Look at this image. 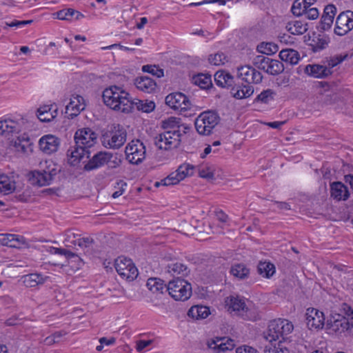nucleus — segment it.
I'll return each instance as SVG.
<instances>
[{"mask_svg": "<svg viewBox=\"0 0 353 353\" xmlns=\"http://www.w3.org/2000/svg\"><path fill=\"white\" fill-rule=\"evenodd\" d=\"M353 327V317L350 320L339 314H335L327 320L326 328L330 333L340 334Z\"/></svg>", "mask_w": 353, "mask_h": 353, "instance_id": "9b49d317", "label": "nucleus"}, {"mask_svg": "<svg viewBox=\"0 0 353 353\" xmlns=\"http://www.w3.org/2000/svg\"><path fill=\"white\" fill-rule=\"evenodd\" d=\"M230 273L239 279H244L248 276L250 270L244 264L236 263L232 266Z\"/></svg>", "mask_w": 353, "mask_h": 353, "instance_id": "ea45409f", "label": "nucleus"}, {"mask_svg": "<svg viewBox=\"0 0 353 353\" xmlns=\"http://www.w3.org/2000/svg\"><path fill=\"white\" fill-rule=\"evenodd\" d=\"M258 271L262 276L270 278L274 274L275 268L274 265L270 263L263 262L259 264Z\"/></svg>", "mask_w": 353, "mask_h": 353, "instance_id": "a18cd8bd", "label": "nucleus"}, {"mask_svg": "<svg viewBox=\"0 0 353 353\" xmlns=\"http://www.w3.org/2000/svg\"><path fill=\"white\" fill-rule=\"evenodd\" d=\"M275 96V92L270 89H268L266 90L263 91L261 94H259L256 100L260 101L264 103H268L270 101L274 99Z\"/></svg>", "mask_w": 353, "mask_h": 353, "instance_id": "8fccbe9b", "label": "nucleus"}, {"mask_svg": "<svg viewBox=\"0 0 353 353\" xmlns=\"http://www.w3.org/2000/svg\"><path fill=\"white\" fill-rule=\"evenodd\" d=\"M59 172V170L52 161H41L39 169L30 172L29 181L32 185H48Z\"/></svg>", "mask_w": 353, "mask_h": 353, "instance_id": "20e7f679", "label": "nucleus"}, {"mask_svg": "<svg viewBox=\"0 0 353 353\" xmlns=\"http://www.w3.org/2000/svg\"><path fill=\"white\" fill-rule=\"evenodd\" d=\"M305 72L315 78H324L332 74L331 70L327 66L319 64L306 65Z\"/></svg>", "mask_w": 353, "mask_h": 353, "instance_id": "cd10ccee", "label": "nucleus"}, {"mask_svg": "<svg viewBox=\"0 0 353 353\" xmlns=\"http://www.w3.org/2000/svg\"><path fill=\"white\" fill-rule=\"evenodd\" d=\"M236 353H256V350L252 347L244 345L236 348Z\"/></svg>", "mask_w": 353, "mask_h": 353, "instance_id": "e2e57ef3", "label": "nucleus"}, {"mask_svg": "<svg viewBox=\"0 0 353 353\" xmlns=\"http://www.w3.org/2000/svg\"><path fill=\"white\" fill-rule=\"evenodd\" d=\"M132 102L133 103V107L136 106L138 110H141L144 112H152L154 108L155 104L152 101H142L139 99H132Z\"/></svg>", "mask_w": 353, "mask_h": 353, "instance_id": "37998d69", "label": "nucleus"}, {"mask_svg": "<svg viewBox=\"0 0 353 353\" xmlns=\"http://www.w3.org/2000/svg\"><path fill=\"white\" fill-rule=\"evenodd\" d=\"M353 29V12L347 10L341 12L336 17L334 33L343 36Z\"/></svg>", "mask_w": 353, "mask_h": 353, "instance_id": "4468645a", "label": "nucleus"}, {"mask_svg": "<svg viewBox=\"0 0 353 353\" xmlns=\"http://www.w3.org/2000/svg\"><path fill=\"white\" fill-rule=\"evenodd\" d=\"M252 64L259 70L271 75H276L284 70L283 64L278 60L265 57L264 54L257 55L253 58Z\"/></svg>", "mask_w": 353, "mask_h": 353, "instance_id": "1a4fd4ad", "label": "nucleus"}, {"mask_svg": "<svg viewBox=\"0 0 353 353\" xmlns=\"http://www.w3.org/2000/svg\"><path fill=\"white\" fill-rule=\"evenodd\" d=\"M85 108V100L80 95H73L70 98V103L65 107V113L69 117L73 118L77 116Z\"/></svg>", "mask_w": 353, "mask_h": 353, "instance_id": "4be33fe9", "label": "nucleus"}, {"mask_svg": "<svg viewBox=\"0 0 353 353\" xmlns=\"http://www.w3.org/2000/svg\"><path fill=\"white\" fill-rule=\"evenodd\" d=\"M208 60L212 65H221L227 61V57L222 52H217L210 55Z\"/></svg>", "mask_w": 353, "mask_h": 353, "instance_id": "09e8293b", "label": "nucleus"}, {"mask_svg": "<svg viewBox=\"0 0 353 353\" xmlns=\"http://www.w3.org/2000/svg\"><path fill=\"white\" fill-rule=\"evenodd\" d=\"M167 291L174 300L185 301L192 295V286L187 281L176 277L168 282Z\"/></svg>", "mask_w": 353, "mask_h": 353, "instance_id": "0eeeda50", "label": "nucleus"}, {"mask_svg": "<svg viewBox=\"0 0 353 353\" xmlns=\"http://www.w3.org/2000/svg\"><path fill=\"white\" fill-rule=\"evenodd\" d=\"M213 3H219L221 5H225L226 3V0H203V1H201V2L190 3L189 4V6H191V7L192 6H201L203 4Z\"/></svg>", "mask_w": 353, "mask_h": 353, "instance_id": "bf43d9fd", "label": "nucleus"}, {"mask_svg": "<svg viewBox=\"0 0 353 353\" xmlns=\"http://www.w3.org/2000/svg\"><path fill=\"white\" fill-rule=\"evenodd\" d=\"M167 272L173 276L183 277L189 273L188 267L181 263H174L168 265Z\"/></svg>", "mask_w": 353, "mask_h": 353, "instance_id": "c9c22d12", "label": "nucleus"}, {"mask_svg": "<svg viewBox=\"0 0 353 353\" xmlns=\"http://www.w3.org/2000/svg\"><path fill=\"white\" fill-rule=\"evenodd\" d=\"M58 108L55 105H44L37 110V117L42 122H50L57 117Z\"/></svg>", "mask_w": 353, "mask_h": 353, "instance_id": "b1692460", "label": "nucleus"}, {"mask_svg": "<svg viewBox=\"0 0 353 353\" xmlns=\"http://www.w3.org/2000/svg\"><path fill=\"white\" fill-rule=\"evenodd\" d=\"M134 84L139 90L147 93L153 92L157 87L156 82L152 79L148 77L137 78Z\"/></svg>", "mask_w": 353, "mask_h": 353, "instance_id": "2f4dec72", "label": "nucleus"}, {"mask_svg": "<svg viewBox=\"0 0 353 353\" xmlns=\"http://www.w3.org/2000/svg\"><path fill=\"white\" fill-rule=\"evenodd\" d=\"M102 97L104 103L112 110L129 113L133 109L129 93L119 86L112 85L105 88Z\"/></svg>", "mask_w": 353, "mask_h": 353, "instance_id": "7ed1b4c3", "label": "nucleus"}, {"mask_svg": "<svg viewBox=\"0 0 353 353\" xmlns=\"http://www.w3.org/2000/svg\"><path fill=\"white\" fill-rule=\"evenodd\" d=\"M127 132L120 124H112L102 135V144L106 148L119 149L126 141Z\"/></svg>", "mask_w": 353, "mask_h": 353, "instance_id": "39448f33", "label": "nucleus"}, {"mask_svg": "<svg viewBox=\"0 0 353 353\" xmlns=\"http://www.w3.org/2000/svg\"><path fill=\"white\" fill-rule=\"evenodd\" d=\"M219 122V115L212 111L200 114L196 119L194 125L196 131L202 135H208Z\"/></svg>", "mask_w": 353, "mask_h": 353, "instance_id": "6e6552de", "label": "nucleus"}, {"mask_svg": "<svg viewBox=\"0 0 353 353\" xmlns=\"http://www.w3.org/2000/svg\"><path fill=\"white\" fill-rule=\"evenodd\" d=\"M194 166L190 164H183L180 165L176 172L171 173L166 178L160 181H157L155 187L160 185L168 186L178 183L181 180L193 174Z\"/></svg>", "mask_w": 353, "mask_h": 353, "instance_id": "f8f14e48", "label": "nucleus"}, {"mask_svg": "<svg viewBox=\"0 0 353 353\" xmlns=\"http://www.w3.org/2000/svg\"><path fill=\"white\" fill-rule=\"evenodd\" d=\"M336 13V8L334 5L330 4L325 7L321 21V28L323 30L331 28Z\"/></svg>", "mask_w": 353, "mask_h": 353, "instance_id": "a878e982", "label": "nucleus"}, {"mask_svg": "<svg viewBox=\"0 0 353 353\" xmlns=\"http://www.w3.org/2000/svg\"><path fill=\"white\" fill-rule=\"evenodd\" d=\"M285 28L290 33L294 35L303 34L307 30V24L297 20L288 22Z\"/></svg>", "mask_w": 353, "mask_h": 353, "instance_id": "4c0bfd02", "label": "nucleus"}, {"mask_svg": "<svg viewBox=\"0 0 353 353\" xmlns=\"http://www.w3.org/2000/svg\"><path fill=\"white\" fill-rule=\"evenodd\" d=\"M114 268L117 273L126 281H132L138 276V270L130 259L119 256L114 261Z\"/></svg>", "mask_w": 353, "mask_h": 353, "instance_id": "9d476101", "label": "nucleus"}, {"mask_svg": "<svg viewBox=\"0 0 353 353\" xmlns=\"http://www.w3.org/2000/svg\"><path fill=\"white\" fill-rule=\"evenodd\" d=\"M331 196L337 201H345L350 196L347 188L341 182L331 184Z\"/></svg>", "mask_w": 353, "mask_h": 353, "instance_id": "c85d7f7f", "label": "nucleus"}, {"mask_svg": "<svg viewBox=\"0 0 353 353\" xmlns=\"http://www.w3.org/2000/svg\"><path fill=\"white\" fill-rule=\"evenodd\" d=\"M81 236V234L76 232L74 230H68L64 234V243L66 246H76V243Z\"/></svg>", "mask_w": 353, "mask_h": 353, "instance_id": "49530a36", "label": "nucleus"}, {"mask_svg": "<svg viewBox=\"0 0 353 353\" xmlns=\"http://www.w3.org/2000/svg\"><path fill=\"white\" fill-rule=\"evenodd\" d=\"M146 285L153 293H162L165 288L163 281L157 278H150Z\"/></svg>", "mask_w": 353, "mask_h": 353, "instance_id": "c03bdc74", "label": "nucleus"}, {"mask_svg": "<svg viewBox=\"0 0 353 353\" xmlns=\"http://www.w3.org/2000/svg\"><path fill=\"white\" fill-rule=\"evenodd\" d=\"M59 143V139L52 134L42 137L39 141L41 150L48 154L56 152L58 150Z\"/></svg>", "mask_w": 353, "mask_h": 353, "instance_id": "5701e85b", "label": "nucleus"}, {"mask_svg": "<svg viewBox=\"0 0 353 353\" xmlns=\"http://www.w3.org/2000/svg\"><path fill=\"white\" fill-rule=\"evenodd\" d=\"M225 307L230 314L243 316L248 308L245 300L239 296L231 295L225 299Z\"/></svg>", "mask_w": 353, "mask_h": 353, "instance_id": "a211bd4d", "label": "nucleus"}, {"mask_svg": "<svg viewBox=\"0 0 353 353\" xmlns=\"http://www.w3.org/2000/svg\"><path fill=\"white\" fill-rule=\"evenodd\" d=\"M152 341L151 340H148V341L141 340V341H139L137 342V350L138 351H141L144 348H145L146 347L149 346L152 343Z\"/></svg>", "mask_w": 353, "mask_h": 353, "instance_id": "0e129e2a", "label": "nucleus"}, {"mask_svg": "<svg viewBox=\"0 0 353 353\" xmlns=\"http://www.w3.org/2000/svg\"><path fill=\"white\" fill-rule=\"evenodd\" d=\"M301 0H296L292 7V12L296 16H303L307 8L303 6Z\"/></svg>", "mask_w": 353, "mask_h": 353, "instance_id": "864d4df0", "label": "nucleus"}, {"mask_svg": "<svg viewBox=\"0 0 353 353\" xmlns=\"http://www.w3.org/2000/svg\"><path fill=\"white\" fill-rule=\"evenodd\" d=\"M97 140V134L89 128L79 129L74 134L75 145L68 150L70 164L76 165L84 158L90 157V148L94 146Z\"/></svg>", "mask_w": 353, "mask_h": 353, "instance_id": "f257e3e1", "label": "nucleus"}, {"mask_svg": "<svg viewBox=\"0 0 353 353\" xmlns=\"http://www.w3.org/2000/svg\"><path fill=\"white\" fill-rule=\"evenodd\" d=\"M293 330L294 325L289 320L285 319H274L268 325V334L265 339L270 343L283 341L285 336L290 334Z\"/></svg>", "mask_w": 353, "mask_h": 353, "instance_id": "423d86ee", "label": "nucleus"}, {"mask_svg": "<svg viewBox=\"0 0 353 353\" xmlns=\"http://www.w3.org/2000/svg\"><path fill=\"white\" fill-rule=\"evenodd\" d=\"M15 189V183L5 174L0 177V192L8 194Z\"/></svg>", "mask_w": 353, "mask_h": 353, "instance_id": "a19ab883", "label": "nucleus"}, {"mask_svg": "<svg viewBox=\"0 0 353 353\" xmlns=\"http://www.w3.org/2000/svg\"><path fill=\"white\" fill-rule=\"evenodd\" d=\"M238 77L243 81L250 83H259L261 82L263 76L254 68L250 65H243L238 68Z\"/></svg>", "mask_w": 353, "mask_h": 353, "instance_id": "6ab92c4d", "label": "nucleus"}, {"mask_svg": "<svg viewBox=\"0 0 353 353\" xmlns=\"http://www.w3.org/2000/svg\"><path fill=\"white\" fill-rule=\"evenodd\" d=\"M23 239H20L15 234H1L0 245H6L12 248H17L20 245Z\"/></svg>", "mask_w": 353, "mask_h": 353, "instance_id": "58836bf2", "label": "nucleus"}, {"mask_svg": "<svg viewBox=\"0 0 353 353\" xmlns=\"http://www.w3.org/2000/svg\"><path fill=\"white\" fill-rule=\"evenodd\" d=\"M142 70L143 72L151 73L159 78L163 76V70L156 65H145L143 66Z\"/></svg>", "mask_w": 353, "mask_h": 353, "instance_id": "5fc2aeb1", "label": "nucleus"}, {"mask_svg": "<svg viewBox=\"0 0 353 353\" xmlns=\"http://www.w3.org/2000/svg\"><path fill=\"white\" fill-rule=\"evenodd\" d=\"M327 45V43L324 39H319V42L314 46V51L316 52L324 49Z\"/></svg>", "mask_w": 353, "mask_h": 353, "instance_id": "338daca9", "label": "nucleus"}, {"mask_svg": "<svg viewBox=\"0 0 353 353\" xmlns=\"http://www.w3.org/2000/svg\"><path fill=\"white\" fill-rule=\"evenodd\" d=\"M206 345L214 353H224L232 350L235 346L232 339L223 337L210 339L206 341Z\"/></svg>", "mask_w": 353, "mask_h": 353, "instance_id": "f3484780", "label": "nucleus"}, {"mask_svg": "<svg viewBox=\"0 0 353 353\" xmlns=\"http://www.w3.org/2000/svg\"><path fill=\"white\" fill-rule=\"evenodd\" d=\"M25 130L26 126L23 120H0V135L5 137H9L10 136L19 134Z\"/></svg>", "mask_w": 353, "mask_h": 353, "instance_id": "2eb2a0df", "label": "nucleus"}, {"mask_svg": "<svg viewBox=\"0 0 353 353\" xmlns=\"http://www.w3.org/2000/svg\"><path fill=\"white\" fill-rule=\"evenodd\" d=\"M53 15L54 18L65 21H72L73 19L79 20L84 17L82 13L73 8L61 10L54 12Z\"/></svg>", "mask_w": 353, "mask_h": 353, "instance_id": "7c9ffc66", "label": "nucleus"}, {"mask_svg": "<svg viewBox=\"0 0 353 353\" xmlns=\"http://www.w3.org/2000/svg\"><path fill=\"white\" fill-rule=\"evenodd\" d=\"M279 57L283 61L291 65H296L300 60L299 52L293 49L286 48L279 52Z\"/></svg>", "mask_w": 353, "mask_h": 353, "instance_id": "72a5a7b5", "label": "nucleus"}, {"mask_svg": "<svg viewBox=\"0 0 353 353\" xmlns=\"http://www.w3.org/2000/svg\"><path fill=\"white\" fill-rule=\"evenodd\" d=\"M194 84L199 86L202 89L208 88L212 85L211 76L203 74H199L192 78Z\"/></svg>", "mask_w": 353, "mask_h": 353, "instance_id": "79ce46f5", "label": "nucleus"}, {"mask_svg": "<svg viewBox=\"0 0 353 353\" xmlns=\"http://www.w3.org/2000/svg\"><path fill=\"white\" fill-rule=\"evenodd\" d=\"M122 160L121 158L117 157L116 155L113 154V158L108 161L109 166L111 168H116L120 166L121 164Z\"/></svg>", "mask_w": 353, "mask_h": 353, "instance_id": "680f3d73", "label": "nucleus"}, {"mask_svg": "<svg viewBox=\"0 0 353 353\" xmlns=\"http://www.w3.org/2000/svg\"><path fill=\"white\" fill-rule=\"evenodd\" d=\"M32 20H27V21H17L14 20L10 22H6V26L8 27H16V28H21L22 26H24L28 24L32 23Z\"/></svg>", "mask_w": 353, "mask_h": 353, "instance_id": "13d9d810", "label": "nucleus"}, {"mask_svg": "<svg viewBox=\"0 0 353 353\" xmlns=\"http://www.w3.org/2000/svg\"><path fill=\"white\" fill-rule=\"evenodd\" d=\"M48 277L43 276L41 274L31 273L22 276L21 281L27 288H34L45 283Z\"/></svg>", "mask_w": 353, "mask_h": 353, "instance_id": "c756f323", "label": "nucleus"}, {"mask_svg": "<svg viewBox=\"0 0 353 353\" xmlns=\"http://www.w3.org/2000/svg\"><path fill=\"white\" fill-rule=\"evenodd\" d=\"M303 16L307 19L314 20L319 17V12L316 8H308L305 10Z\"/></svg>", "mask_w": 353, "mask_h": 353, "instance_id": "4d7b16f0", "label": "nucleus"}, {"mask_svg": "<svg viewBox=\"0 0 353 353\" xmlns=\"http://www.w3.org/2000/svg\"><path fill=\"white\" fill-rule=\"evenodd\" d=\"M116 47H119L121 50H127V51H134V48L125 47V46H121L120 44H117V43L112 44V45H110L108 46L103 47L102 50L113 49Z\"/></svg>", "mask_w": 353, "mask_h": 353, "instance_id": "69168bd1", "label": "nucleus"}, {"mask_svg": "<svg viewBox=\"0 0 353 353\" xmlns=\"http://www.w3.org/2000/svg\"><path fill=\"white\" fill-rule=\"evenodd\" d=\"M50 252L51 254L64 256L69 261V263H77V265L76 268L78 269L80 268L83 264V260L79 255L67 249L51 247L50 249Z\"/></svg>", "mask_w": 353, "mask_h": 353, "instance_id": "bb28decb", "label": "nucleus"}, {"mask_svg": "<svg viewBox=\"0 0 353 353\" xmlns=\"http://www.w3.org/2000/svg\"><path fill=\"white\" fill-rule=\"evenodd\" d=\"M199 175L203 179H213L214 177V168L208 165H201L199 168Z\"/></svg>", "mask_w": 353, "mask_h": 353, "instance_id": "de8ad7c7", "label": "nucleus"}, {"mask_svg": "<svg viewBox=\"0 0 353 353\" xmlns=\"http://www.w3.org/2000/svg\"><path fill=\"white\" fill-rule=\"evenodd\" d=\"M254 92V88L250 85L233 87L231 90L232 95L238 99L250 97Z\"/></svg>", "mask_w": 353, "mask_h": 353, "instance_id": "f704fd0d", "label": "nucleus"}, {"mask_svg": "<svg viewBox=\"0 0 353 353\" xmlns=\"http://www.w3.org/2000/svg\"><path fill=\"white\" fill-rule=\"evenodd\" d=\"M113 158V154L108 152H99L95 154L85 165L83 170L92 171L98 169L108 163Z\"/></svg>", "mask_w": 353, "mask_h": 353, "instance_id": "aec40b11", "label": "nucleus"}, {"mask_svg": "<svg viewBox=\"0 0 353 353\" xmlns=\"http://www.w3.org/2000/svg\"><path fill=\"white\" fill-rule=\"evenodd\" d=\"M324 322L325 317L322 312L315 308L307 309L306 313V323L309 329H321L324 325Z\"/></svg>", "mask_w": 353, "mask_h": 353, "instance_id": "412c9836", "label": "nucleus"}, {"mask_svg": "<svg viewBox=\"0 0 353 353\" xmlns=\"http://www.w3.org/2000/svg\"><path fill=\"white\" fill-rule=\"evenodd\" d=\"M126 159L132 164H139L145 157V148L139 140H133L125 147Z\"/></svg>", "mask_w": 353, "mask_h": 353, "instance_id": "ddd939ff", "label": "nucleus"}, {"mask_svg": "<svg viewBox=\"0 0 353 353\" xmlns=\"http://www.w3.org/2000/svg\"><path fill=\"white\" fill-rule=\"evenodd\" d=\"M259 48L260 52L263 54H274L278 50L277 45L272 43H261Z\"/></svg>", "mask_w": 353, "mask_h": 353, "instance_id": "3c124183", "label": "nucleus"}, {"mask_svg": "<svg viewBox=\"0 0 353 353\" xmlns=\"http://www.w3.org/2000/svg\"><path fill=\"white\" fill-rule=\"evenodd\" d=\"M210 314V308L203 305H194L190 307L188 312V316L196 320L206 319Z\"/></svg>", "mask_w": 353, "mask_h": 353, "instance_id": "473e14b6", "label": "nucleus"}, {"mask_svg": "<svg viewBox=\"0 0 353 353\" xmlns=\"http://www.w3.org/2000/svg\"><path fill=\"white\" fill-rule=\"evenodd\" d=\"M347 57V54L342 55V54H338L336 56H334L332 57H330L329 60H327V68H330V70L335 66H336L338 64L341 63L343 60L346 59Z\"/></svg>", "mask_w": 353, "mask_h": 353, "instance_id": "6e6d98bb", "label": "nucleus"}, {"mask_svg": "<svg viewBox=\"0 0 353 353\" xmlns=\"http://www.w3.org/2000/svg\"><path fill=\"white\" fill-rule=\"evenodd\" d=\"M165 103L171 108L187 110L191 108L192 103L187 96L181 92H174L165 97Z\"/></svg>", "mask_w": 353, "mask_h": 353, "instance_id": "dca6fc26", "label": "nucleus"}, {"mask_svg": "<svg viewBox=\"0 0 353 353\" xmlns=\"http://www.w3.org/2000/svg\"><path fill=\"white\" fill-rule=\"evenodd\" d=\"M165 131L154 139V143L160 150H168L176 148L181 142L180 119L169 117L162 121Z\"/></svg>", "mask_w": 353, "mask_h": 353, "instance_id": "f03ea898", "label": "nucleus"}, {"mask_svg": "<svg viewBox=\"0 0 353 353\" xmlns=\"http://www.w3.org/2000/svg\"><path fill=\"white\" fill-rule=\"evenodd\" d=\"M115 342V339L112 337L110 339H107L105 337H102L99 339V343H101V345H110L114 344Z\"/></svg>", "mask_w": 353, "mask_h": 353, "instance_id": "774afa93", "label": "nucleus"}, {"mask_svg": "<svg viewBox=\"0 0 353 353\" xmlns=\"http://www.w3.org/2000/svg\"><path fill=\"white\" fill-rule=\"evenodd\" d=\"M94 243V239L90 236L82 237L81 235L79 237L76 245H78L81 249L85 250L91 247Z\"/></svg>", "mask_w": 353, "mask_h": 353, "instance_id": "603ef678", "label": "nucleus"}, {"mask_svg": "<svg viewBox=\"0 0 353 353\" xmlns=\"http://www.w3.org/2000/svg\"><path fill=\"white\" fill-rule=\"evenodd\" d=\"M339 99V96L336 93H331L325 96L324 102L327 105L335 103Z\"/></svg>", "mask_w": 353, "mask_h": 353, "instance_id": "052dcab7", "label": "nucleus"}, {"mask_svg": "<svg viewBox=\"0 0 353 353\" xmlns=\"http://www.w3.org/2000/svg\"><path fill=\"white\" fill-rule=\"evenodd\" d=\"M214 81L220 87H230L232 85L233 77L228 72L220 70L214 74Z\"/></svg>", "mask_w": 353, "mask_h": 353, "instance_id": "e433bc0d", "label": "nucleus"}, {"mask_svg": "<svg viewBox=\"0 0 353 353\" xmlns=\"http://www.w3.org/2000/svg\"><path fill=\"white\" fill-rule=\"evenodd\" d=\"M32 145L29 135L24 131L22 134L17 137L13 143L15 150L21 154H28L32 152Z\"/></svg>", "mask_w": 353, "mask_h": 353, "instance_id": "393cba45", "label": "nucleus"}]
</instances>
